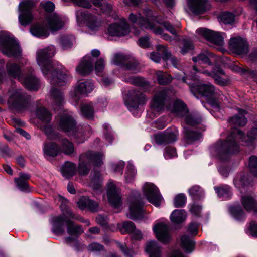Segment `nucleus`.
<instances>
[{
	"mask_svg": "<svg viewBox=\"0 0 257 257\" xmlns=\"http://www.w3.org/2000/svg\"><path fill=\"white\" fill-rule=\"evenodd\" d=\"M55 54L54 46L51 45L37 52V61L43 74L50 79L54 86H62L69 81L67 72L62 70L61 66L56 65L51 60Z\"/></svg>",
	"mask_w": 257,
	"mask_h": 257,
	"instance_id": "nucleus-1",
	"label": "nucleus"
},
{
	"mask_svg": "<svg viewBox=\"0 0 257 257\" xmlns=\"http://www.w3.org/2000/svg\"><path fill=\"white\" fill-rule=\"evenodd\" d=\"M239 140L243 142L242 145H252V142L257 140V121L255 126L248 132L247 137L244 136V134L240 130H236L226 140L218 142L214 146V149L218 157L224 160L227 156L238 153L239 151L238 143Z\"/></svg>",
	"mask_w": 257,
	"mask_h": 257,
	"instance_id": "nucleus-2",
	"label": "nucleus"
},
{
	"mask_svg": "<svg viewBox=\"0 0 257 257\" xmlns=\"http://www.w3.org/2000/svg\"><path fill=\"white\" fill-rule=\"evenodd\" d=\"M60 130L68 133L69 136H72L79 144L83 143L86 137H88L92 133L89 125L85 126H77L74 118L69 114H64L60 117L58 122Z\"/></svg>",
	"mask_w": 257,
	"mask_h": 257,
	"instance_id": "nucleus-3",
	"label": "nucleus"
},
{
	"mask_svg": "<svg viewBox=\"0 0 257 257\" xmlns=\"http://www.w3.org/2000/svg\"><path fill=\"white\" fill-rule=\"evenodd\" d=\"M8 74L11 77L18 78L19 81L28 90L36 91L39 87V80L33 73L31 68H27V72L21 75L20 67L17 64L8 62L6 64Z\"/></svg>",
	"mask_w": 257,
	"mask_h": 257,
	"instance_id": "nucleus-4",
	"label": "nucleus"
},
{
	"mask_svg": "<svg viewBox=\"0 0 257 257\" xmlns=\"http://www.w3.org/2000/svg\"><path fill=\"white\" fill-rule=\"evenodd\" d=\"M143 14L145 17L140 13L137 15L131 13L130 14L129 19L133 24H137L142 28L152 30L155 34H162L161 37L163 39L171 41L172 38L170 36L167 34H162L163 30L159 26H156L157 18L152 11L145 10Z\"/></svg>",
	"mask_w": 257,
	"mask_h": 257,
	"instance_id": "nucleus-5",
	"label": "nucleus"
},
{
	"mask_svg": "<svg viewBox=\"0 0 257 257\" xmlns=\"http://www.w3.org/2000/svg\"><path fill=\"white\" fill-rule=\"evenodd\" d=\"M190 90L195 96L199 94L206 97L214 108L219 109V103L217 97H220L222 94L211 83L193 84L191 86Z\"/></svg>",
	"mask_w": 257,
	"mask_h": 257,
	"instance_id": "nucleus-6",
	"label": "nucleus"
},
{
	"mask_svg": "<svg viewBox=\"0 0 257 257\" xmlns=\"http://www.w3.org/2000/svg\"><path fill=\"white\" fill-rule=\"evenodd\" d=\"M103 155L100 153L88 151L81 154L79 156L78 171L81 175H87L91 169V164L95 166H101L103 163Z\"/></svg>",
	"mask_w": 257,
	"mask_h": 257,
	"instance_id": "nucleus-7",
	"label": "nucleus"
},
{
	"mask_svg": "<svg viewBox=\"0 0 257 257\" xmlns=\"http://www.w3.org/2000/svg\"><path fill=\"white\" fill-rule=\"evenodd\" d=\"M0 50L9 57H19L22 54L18 41L6 32H0Z\"/></svg>",
	"mask_w": 257,
	"mask_h": 257,
	"instance_id": "nucleus-8",
	"label": "nucleus"
},
{
	"mask_svg": "<svg viewBox=\"0 0 257 257\" xmlns=\"http://www.w3.org/2000/svg\"><path fill=\"white\" fill-rule=\"evenodd\" d=\"M8 102L13 108L22 111L29 107L30 97L22 90H16L11 95Z\"/></svg>",
	"mask_w": 257,
	"mask_h": 257,
	"instance_id": "nucleus-9",
	"label": "nucleus"
},
{
	"mask_svg": "<svg viewBox=\"0 0 257 257\" xmlns=\"http://www.w3.org/2000/svg\"><path fill=\"white\" fill-rule=\"evenodd\" d=\"M173 92L168 88H164L158 90L155 94L150 106L154 111L160 112L170 101Z\"/></svg>",
	"mask_w": 257,
	"mask_h": 257,
	"instance_id": "nucleus-10",
	"label": "nucleus"
},
{
	"mask_svg": "<svg viewBox=\"0 0 257 257\" xmlns=\"http://www.w3.org/2000/svg\"><path fill=\"white\" fill-rule=\"evenodd\" d=\"M147 99L146 96L138 89L130 90L125 98L124 103L130 111H136L139 105L146 103Z\"/></svg>",
	"mask_w": 257,
	"mask_h": 257,
	"instance_id": "nucleus-11",
	"label": "nucleus"
},
{
	"mask_svg": "<svg viewBox=\"0 0 257 257\" xmlns=\"http://www.w3.org/2000/svg\"><path fill=\"white\" fill-rule=\"evenodd\" d=\"M130 211L127 216L132 220L142 218L143 216V198L140 193L136 192L130 198Z\"/></svg>",
	"mask_w": 257,
	"mask_h": 257,
	"instance_id": "nucleus-12",
	"label": "nucleus"
},
{
	"mask_svg": "<svg viewBox=\"0 0 257 257\" xmlns=\"http://www.w3.org/2000/svg\"><path fill=\"white\" fill-rule=\"evenodd\" d=\"M34 7V3L31 0H24L19 4V20L22 25L27 26L32 21L33 16L31 10Z\"/></svg>",
	"mask_w": 257,
	"mask_h": 257,
	"instance_id": "nucleus-13",
	"label": "nucleus"
},
{
	"mask_svg": "<svg viewBox=\"0 0 257 257\" xmlns=\"http://www.w3.org/2000/svg\"><path fill=\"white\" fill-rule=\"evenodd\" d=\"M179 132L177 128L172 127L167 129L161 133L155 134L154 136L155 142L159 145H166L177 141Z\"/></svg>",
	"mask_w": 257,
	"mask_h": 257,
	"instance_id": "nucleus-14",
	"label": "nucleus"
},
{
	"mask_svg": "<svg viewBox=\"0 0 257 257\" xmlns=\"http://www.w3.org/2000/svg\"><path fill=\"white\" fill-rule=\"evenodd\" d=\"M144 193L148 201L156 207L160 205L163 197L158 188L153 184L146 183L143 187Z\"/></svg>",
	"mask_w": 257,
	"mask_h": 257,
	"instance_id": "nucleus-15",
	"label": "nucleus"
},
{
	"mask_svg": "<svg viewBox=\"0 0 257 257\" xmlns=\"http://www.w3.org/2000/svg\"><path fill=\"white\" fill-rule=\"evenodd\" d=\"M156 52H153L150 54V59L156 63L160 61L161 58L166 61L170 60L175 67L177 65V60L175 58L172 57L170 52L168 51L166 47L161 45H158L156 46Z\"/></svg>",
	"mask_w": 257,
	"mask_h": 257,
	"instance_id": "nucleus-16",
	"label": "nucleus"
},
{
	"mask_svg": "<svg viewBox=\"0 0 257 257\" xmlns=\"http://www.w3.org/2000/svg\"><path fill=\"white\" fill-rule=\"evenodd\" d=\"M229 48L237 55H246L248 51V44L246 40L241 37H232L229 42Z\"/></svg>",
	"mask_w": 257,
	"mask_h": 257,
	"instance_id": "nucleus-17",
	"label": "nucleus"
},
{
	"mask_svg": "<svg viewBox=\"0 0 257 257\" xmlns=\"http://www.w3.org/2000/svg\"><path fill=\"white\" fill-rule=\"evenodd\" d=\"M72 219L66 215L62 214L55 216L52 218L51 224L52 232L57 235H63L65 233V226L67 227V221Z\"/></svg>",
	"mask_w": 257,
	"mask_h": 257,
	"instance_id": "nucleus-18",
	"label": "nucleus"
},
{
	"mask_svg": "<svg viewBox=\"0 0 257 257\" xmlns=\"http://www.w3.org/2000/svg\"><path fill=\"white\" fill-rule=\"evenodd\" d=\"M196 33L215 45L222 46L224 44L223 37L219 32L202 28L198 29Z\"/></svg>",
	"mask_w": 257,
	"mask_h": 257,
	"instance_id": "nucleus-19",
	"label": "nucleus"
},
{
	"mask_svg": "<svg viewBox=\"0 0 257 257\" xmlns=\"http://www.w3.org/2000/svg\"><path fill=\"white\" fill-rule=\"evenodd\" d=\"M251 177L243 172L238 173L233 180L235 187L242 194L245 193L248 187L251 186Z\"/></svg>",
	"mask_w": 257,
	"mask_h": 257,
	"instance_id": "nucleus-20",
	"label": "nucleus"
},
{
	"mask_svg": "<svg viewBox=\"0 0 257 257\" xmlns=\"http://www.w3.org/2000/svg\"><path fill=\"white\" fill-rule=\"evenodd\" d=\"M86 26L92 31H98L102 26V21L98 15L88 12H81L80 15Z\"/></svg>",
	"mask_w": 257,
	"mask_h": 257,
	"instance_id": "nucleus-21",
	"label": "nucleus"
},
{
	"mask_svg": "<svg viewBox=\"0 0 257 257\" xmlns=\"http://www.w3.org/2000/svg\"><path fill=\"white\" fill-rule=\"evenodd\" d=\"M107 196L109 202L115 208H118L121 205L120 190L112 182L108 183L107 186Z\"/></svg>",
	"mask_w": 257,
	"mask_h": 257,
	"instance_id": "nucleus-22",
	"label": "nucleus"
},
{
	"mask_svg": "<svg viewBox=\"0 0 257 257\" xmlns=\"http://www.w3.org/2000/svg\"><path fill=\"white\" fill-rule=\"evenodd\" d=\"M108 31L109 35L112 36H123L129 33V25L125 20H122L119 23L110 25Z\"/></svg>",
	"mask_w": 257,
	"mask_h": 257,
	"instance_id": "nucleus-23",
	"label": "nucleus"
},
{
	"mask_svg": "<svg viewBox=\"0 0 257 257\" xmlns=\"http://www.w3.org/2000/svg\"><path fill=\"white\" fill-rule=\"evenodd\" d=\"M189 7L195 14L204 13L210 8V4L207 0H187Z\"/></svg>",
	"mask_w": 257,
	"mask_h": 257,
	"instance_id": "nucleus-24",
	"label": "nucleus"
},
{
	"mask_svg": "<svg viewBox=\"0 0 257 257\" xmlns=\"http://www.w3.org/2000/svg\"><path fill=\"white\" fill-rule=\"evenodd\" d=\"M93 59L90 56H84L76 68V72L83 76L89 75L93 70Z\"/></svg>",
	"mask_w": 257,
	"mask_h": 257,
	"instance_id": "nucleus-25",
	"label": "nucleus"
},
{
	"mask_svg": "<svg viewBox=\"0 0 257 257\" xmlns=\"http://www.w3.org/2000/svg\"><path fill=\"white\" fill-rule=\"evenodd\" d=\"M153 231L156 237L160 242L167 243L170 241V236L169 234L168 227L166 224L163 223L157 224L154 226Z\"/></svg>",
	"mask_w": 257,
	"mask_h": 257,
	"instance_id": "nucleus-26",
	"label": "nucleus"
},
{
	"mask_svg": "<svg viewBox=\"0 0 257 257\" xmlns=\"http://www.w3.org/2000/svg\"><path fill=\"white\" fill-rule=\"evenodd\" d=\"M203 74L211 77L215 81V83L221 86H224L227 83V79L223 78L221 75H225L224 70L218 66H215L213 68L211 72L207 70H204L201 72Z\"/></svg>",
	"mask_w": 257,
	"mask_h": 257,
	"instance_id": "nucleus-27",
	"label": "nucleus"
},
{
	"mask_svg": "<svg viewBox=\"0 0 257 257\" xmlns=\"http://www.w3.org/2000/svg\"><path fill=\"white\" fill-rule=\"evenodd\" d=\"M94 88V84L90 80H82L77 82L75 87V95H87Z\"/></svg>",
	"mask_w": 257,
	"mask_h": 257,
	"instance_id": "nucleus-28",
	"label": "nucleus"
},
{
	"mask_svg": "<svg viewBox=\"0 0 257 257\" xmlns=\"http://www.w3.org/2000/svg\"><path fill=\"white\" fill-rule=\"evenodd\" d=\"M47 22L49 28L52 31H57L62 28L64 25V21L56 14L48 15Z\"/></svg>",
	"mask_w": 257,
	"mask_h": 257,
	"instance_id": "nucleus-29",
	"label": "nucleus"
},
{
	"mask_svg": "<svg viewBox=\"0 0 257 257\" xmlns=\"http://www.w3.org/2000/svg\"><path fill=\"white\" fill-rule=\"evenodd\" d=\"M77 204L79 208L82 210L88 209L92 212L98 211L99 205L98 203L85 197H81L77 202Z\"/></svg>",
	"mask_w": 257,
	"mask_h": 257,
	"instance_id": "nucleus-30",
	"label": "nucleus"
},
{
	"mask_svg": "<svg viewBox=\"0 0 257 257\" xmlns=\"http://www.w3.org/2000/svg\"><path fill=\"white\" fill-rule=\"evenodd\" d=\"M245 113V111L238 109V114L234 115L228 119V121L230 125L232 127L244 126L247 122V118L244 116Z\"/></svg>",
	"mask_w": 257,
	"mask_h": 257,
	"instance_id": "nucleus-31",
	"label": "nucleus"
},
{
	"mask_svg": "<svg viewBox=\"0 0 257 257\" xmlns=\"http://www.w3.org/2000/svg\"><path fill=\"white\" fill-rule=\"evenodd\" d=\"M43 152L44 154L47 156L55 157L61 154V149L56 143L50 142L44 143Z\"/></svg>",
	"mask_w": 257,
	"mask_h": 257,
	"instance_id": "nucleus-32",
	"label": "nucleus"
},
{
	"mask_svg": "<svg viewBox=\"0 0 257 257\" xmlns=\"http://www.w3.org/2000/svg\"><path fill=\"white\" fill-rule=\"evenodd\" d=\"M145 250L149 254V257H162L161 247L156 241H148Z\"/></svg>",
	"mask_w": 257,
	"mask_h": 257,
	"instance_id": "nucleus-33",
	"label": "nucleus"
},
{
	"mask_svg": "<svg viewBox=\"0 0 257 257\" xmlns=\"http://www.w3.org/2000/svg\"><path fill=\"white\" fill-rule=\"evenodd\" d=\"M30 175L28 174H21L19 177L16 178L14 181L17 187L22 191H30L28 181L30 179Z\"/></svg>",
	"mask_w": 257,
	"mask_h": 257,
	"instance_id": "nucleus-34",
	"label": "nucleus"
},
{
	"mask_svg": "<svg viewBox=\"0 0 257 257\" xmlns=\"http://www.w3.org/2000/svg\"><path fill=\"white\" fill-rule=\"evenodd\" d=\"M172 111L178 117H184L188 112V109L183 101L176 100L173 103Z\"/></svg>",
	"mask_w": 257,
	"mask_h": 257,
	"instance_id": "nucleus-35",
	"label": "nucleus"
},
{
	"mask_svg": "<svg viewBox=\"0 0 257 257\" xmlns=\"http://www.w3.org/2000/svg\"><path fill=\"white\" fill-rule=\"evenodd\" d=\"M124 81L132 85L140 87L145 90H147L150 88L149 82L142 77L131 76L126 77L124 79Z\"/></svg>",
	"mask_w": 257,
	"mask_h": 257,
	"instance_id": "nucleus-36",
	"label": "nucleus"
},
{
	"mask_svg": "<svg viewBox=\"0 0 257 257\" xmlns=\"http://www.w3.org/2000/svg\"><path fill=\"white\" fill-rule=\"evenodd\" d=\"M31 33L38 37H47L49 33L43 24H36L31 26L30 28Z\"/></svg>",
	"mask_w": 257,
	"mask_h": 257,
	"instance_id": "nucleus-37",
	"label": "nucleus"
},
{
	"mask_svg": "<svg viewBox=\"0 0 257 257\" xmlns=\"http://www.w3.org/2000/svg\"><path fill=\"white\" fill-rule=\"evenodd\" d=\"M181 245L187 253L192 252L195 248V242L187 235H184L181 237Z\"/></svg>",
	"mask_w": 257,
	"mask_h": 257,
	"instance_id": "nucleus-38",
	"label": "nucleus"
},
{
	"mask_svg": "<svg viewBox=\"0 0 257 257\" xmlns=\"http://www.w3.org/2000/svg\"><path fill=\"white\" fill-rule=\"evenodd\" d=\"M76 165L72 162L67 161L61 168L63 176L66 178L73 176L76 173Z\"/></svg>",
	"mask_w": 257,
	"mask_h": 257,
	"instance_id": "nucleus-39",
	"label": "nucleus"
},
{
	"mask_svg": "<svg viewBox=\"0 0 257 257\" xmlns=\"http://www.w3.org/2000/svg\"><path fill=\"white\" fill-rule=\"evenodd\" d=\"M241 203L244 209L248 212L252 211L255 207V200L251 196L243 195L241 197Z\"/></svg>",
	"mask_w": 257,
	"mask_h": 257,
	"instance_id": "nucleus-40",
	"label": "nucleus"
},
{
	"mask_svg": "<svg viewBox=\"0 0 257 257\" xmlns=\"http://www.w3.org/2000/svg\"><path fill=\"white\" fill-rule=\"evenodd\" d=\"M67 232L69 235L77 237L84 232V230L81 225H75L74 222L70 220L67 221Z\"/></svg>",
	"mask_w": 257,
	"mask_h": 257,
	"instance_id": "nucleus-41",
	"label": "nucleus"
},
{
	"mask_svg": "<svg viewBox=\"0 0 257 257\" xmlns=\"http://www.w3.org/2000/svg\"><path fill=\"white\" fill-rule=\"evenodd\" d=\"M61 202L62 203L60 207L63 212L62 214L67 215L70 218L76 219L78 221H82L80 216L76 215L71 209L67 207L68 201L67 199L62 198Z\"/></svg>",
	"mask_w": 257,
	"mask_h": 257,
	"instance_id": "nucleus-42",
	"label": "nucleus"
},
{
	"mask_svg": "<svg viewBox=\"0 0 257 257\" xmlns=\"http://www.w3.org/2000/svg\"><path fill=\"white\" fill-rule=\"evenodd\" d=\"M82 115L88 119H92L94 117V110L91 102L82 104L81 106Z\"/></svg>",
	"mask_w": 257,
	"mask_h": 257,
	"instance_id": "nucleus-43",
	"label": "nucleus"
},
{
	"mask_svg": "<svg viewBox=\"0 0 257 257\" xmlns=\"http://www.w3.org/2000/svg\"><path fill=\"white\" fill-rule=\"evenodd\" d=\"M186 214L184 210H175L171 214V221L175 224L183 222L186 219Z\"/></svg>",
	"mask_w": 257,
	"mask_h": 257,
	"instance_id": "nucleus-44",
	"label": "nucleus"
},
{
	"mask_svg": "<svg viewBox=\"0 0 257 257\" xmlns=\"http://www.w3.org/2000/svg\"><path fill=\"white\" fill-rule=\"evenodd\" d=\"M36 115L41 121L48 123L52 119L51 113L45 107H39L36 110Z\"/></svg>",
	"mask_w": 257,
	"mask_h": 257,
	"instance_id": "nucleus-45",
	"label": "nucleus"
},
{
	"mask_svg": "<svg viewBox=\"0 0 257 257\" xmlns=\"http://www.w3.org/2000/svg\"><path fill=\"white\" fill-rule=\"evenodd\" d=\"M184 117L186 123L189 125L194 126L200 124L202 121L201 116L196 113L188 112Z\"/></svg>",
	"mask_w": 257,
	"mask_h": 257,
	"instance_id": "nucleus-46",
	"label": "nucleus"
},
{
	"mask_svg": "<svg viewBox=\"0 0 257 257\" xmlns=\"http://www.w3.org/2000/svg\"><path fill=\"white\" fill-rule=\"evenodd\" d=\"M61 152L62 151L65 154L71 155L73 154H76L73 144L67 139H64L62 140L61 143Z\"/></svg>",
	"mask_w": 257,
	"mask_h": 257,
	"instance_id": "nucleus-47",
	"label": "nucleus"
},
{
	"mask_svg": "<svg viewBox=\"0 0 257 257\" xmlns=\"http://www.w3.org/2000/svg\"><path fill=\"white\" fill-rule=\"evenodd\" d=\"M229 212L231 215L236 220L241 221L245 219V214L240 206H233L229 208Z\"/></svg>",
	"mask_w": 257,
	"mask_h": 257,
	"instance_id": "nucleus-48",
	"label": "nucleus"
},
{
	"mask_svg": "<svg viewBox=\"0 0 257 257\" xmlns=\"http://www.w3.org/2000/svg\"><path fill=\"white\" fill-rule=\"evenodd\" d=\"M51 95L53 98L54 104L57 106H61L64 103V95L59 90L52 88Z\"/></svg>",
	"mask_w": 257,
	"mask_h": 257,
	"instance_id": "nucleus-49",
	"label": "nucleus"
},
{
	"mask_svg": "<svg viewBox=\"0 0 257 257\" xmlns=\"http://www.w3.org/2000/svg\"><path fill=\"white\" fill-rule=\"evenodd\" d=\"M43 131L50 140H58L61 138V134L55 131L50 125H45Z\"/></svg>",
	"mask_w": 257,
	"mask_h": 257,
	"instance_id": "nucleus-50",
	"label": "nucleus"
},
{
	"mask_svg": "<svg viewBox=\"0 0 257 257\" xmlns=\"http://www.w3.org/2000/svg\"><path fill=\"white\" fill-rule=\"evenodd\" d=\"M156 75L158 82L160 85H167L172 81V77L167 73L158 71L156 73Z\"/></svg>",
	"mask_w": 257,
	"mask_h": 257,
	"instance_id": "nucleus-51",
	"label": "nucleus"
},
{
	"mask_svg": "<svg viewBox=\"0 0 257 257\" xmlns=\"http://www.w3.org/2000/svg\"><path fill=\"white\" fill-rule=\"evenodd\" d=\"M212 57L211 53H206L199 54L197 57L192 58L194 62H198L199 63H203L211 65L212 64L210 59Z\"/></svg>",
	"mask_w": 257,
	"mask_h": 257,
	"instance_id": "nucleus-52",
	"label": "nucleus"
},
{
	"mask_svg": "<svg viewBox=\"0 0 257 257\" xmlns=\"http://www.w3.org/2000/svg\"><path fill=\"white\" fill-rule=\"evenodd\" d=\"M60 43L63 49L70 48L75 42V37L72 35H63L60 39Z\"/></svg>",
	"mask_w": 257,
	"mask_h": 257,
	"instance_id": "nucleus-53",
	"label": "nucleus"
},
{
	"mask_svg": "<svg viewBox=\"0 0 257 257\" xmlns=\"http://www.w3.org/2000/svg\"><path fill=\"white\" fill-rule=\"evenodd\" d=\"M101 176L99 172L95 171L91 174L90 185L95 189H98L101 186Z\"/></svg>",
	"mask_w": 257,
	"mask_h": 257,
	"instance_id": "nucleus-54",
	"label": "nucleus"
},
{
	"mask_svg": "<svg viewBox=\"0 0 257 257\" xmlns=\"http://www.w3.org/2000/svg\"><path fill=\"white\" fill-rule=\"evenodd\" d=\"M118 227L122 234H130L133 231H134L136 226L133 222L126 221L119 224Z\"/></svg>",
	"mask_w": 257,
	"mask_h": 257,
	"instance_id": "nucleus-55",
	"label": "nucleus"
},
{
	"mask_svg": "<svg viewBox=\"0 0 257 257\" xmlns=\"http://www.w3.org/2000/svg\"><path fill=\"white\" fill-rule=\"evenodd\" d=\"M183 133L185 138L187 140L189 141H197L202 136L201 133L198 132L192 131L187 127L184 128Z\"/></svg>",
	"mask_w": 257,
	"mask_h": 257,
	"instance_id": "nucleus-56",
	"label": "nucleus"
},
{
	"mask_svg": "<svg viewBox=\"0 0 257 257\" xmlns=\"http://www.w3.org/2000/svg\"><path fill=\"white\" fill-rule=\"evenodd\" d=\"M189 195L194 199H199L204 196L203 189L198 185H194L189 190Z\"/></svg>",
	"mask_w": 257,
	"mask_h": 257,
	"instance_id": "nucleus-57",
	"label": "nucleus"
},
{
	"mask_svg": "<svg viewBox=\"0 0 257 257\" xmlns=\"http://www.w3.org/2000/svg\"><path fill=\"white\" fill-rule=\"evenodd\" d=\"M214 189L219 197L228 198L230 193V187L227 185H221L215 187Z\"/></svg>",
	"mask_w": 257,
	"mask_h": 257,
	"instance_id": "nucleus-58",
	"label": "nucleus"
},
{
	"mask_svg": "<svg viewBox=\"0 0 257 257\" xmlns=\"http://www.w3.org/2000/svg\"><path fill=\"white\" fill-rule=\"evenodd\" d=\"M161 25H162L168 31L174 35V38L176 41H178L179 40V37L177 34V30L176 28H180V25H176L175 26L176 28H175L170 22L168 21L163 22L161 23Z\"/></svg>",
	"mask_w": 257,
	"mask_h": 257,
	"instance_id": "nucleus-59",
	"label": "nucleus"
},
{
	"mask_svg": "<svg viewBox=\"0 0 257 257\" xmlns=\"http://www.w3.org/2000/svg\"><path fill=\"white\" fill-rule=\"evenodd\" d=\"M137 174V171L135 167L132 164H128L126 167L125 178L127 182H131L134 180Z\"/></svg>",
	"mask_w": 257,
	"mask_h": 257,
	"instance_id": "nucleus-60",
	"label": "nucleus"
},
{
	"mask_svg": "<svg viewBox=\"0 0 257 257\" xmlns=\"http://www.w3.org/2000/svg\"><path fill=\"white\" fill-rule=\"evenodd\" d=\"M220 19L224 24H232L235 20V15L230 12H223L220 14Z\"/></svg>",
	"mask_w": 257,
	"mask_h": 257,
	"instance_id": "nucleus-61",
	"label": "nucleus"
},
{
	"mask_svg": "<svg viewBox=\"0 0 257 257\" xmlns=\"http://www.w3.org/2000/svg\"><path fill=\"white\" fill-rule=\"evenodd\" d=\"M123 68L125 70L131 71L135 73L139 71L138 68V63L134 59L130 60L123 64Z\"/></svg>",
	"mask_w": 257,
	"mask_h": 257,
	"instance_id": "nucleus-62",
	"label": "nucleus"
},
{
	"mask_svg": "<svg viewBox=\"0 0 257 257\" xmlns=\"http://www.w3.org/2000/svg\"><path fill=\"white\" fill-rule=\"evenodd\" d=\"M182 46H180V53L183 55L187 53L189 50L193 48L192 43L189 40L183 39L182 40Z\"/></svg>",
	"mask_w": 257,
	"mask_h": 257,
	"instance_id": "nucleus-63",
	"label": "nucleus"
},
{
	"mask_svg": "<svg viewBox=\"0 0 257 257\" xmlns=\"http://www.w3.org/2000/svg\"><path fill=\"white\" fill-rule=\"evenodd\" d=\"M249 168L251 173L257 177V157L252 156L249 160Z\"/></svg>",
	"mask_w": 257,
	"mask_h": 257,
	"instance_id": "nucleus-64",
	"label": "nucleus"
}]
</instances>
